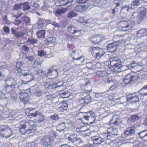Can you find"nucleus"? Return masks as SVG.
I'll return each instance as SVG.
<instances>
[{
    "label": "nucleus",
    "mask_w": 147,
    "mask_h": 147,
    "mask_svg": "<svg viewBox=\"0 0 147 147\" xmlns=\"http://www.w3.org/2000/svg\"><path fill=\"white\" fill-rule=\"evenodd\" d=\"M43 84L44 86L49 89L54 88L62 86V85H58V83L55 84L52 81L44 82Z\"/></svg>",
    "instance_id": "obj_10"
},
{
    "label": "nucleus",
    "mask_w": 147,
    "mask_h": 147,
    "mask_svg": "<svg viewBox=\"0 0 147 147\" xmlns=\"http://www.w3.org/2000/svg\"><path fill=\"white\" fill-rule=\"evenodd\" d=\"M68 31L70 33L74 34L79 31L78 30H76L75 27L73 26H69L67 29Z\"/></svg>",
    "instance_id": "obj_25"
},
{
    "label": "nucleus",
    "mask_w": 147,
    "mask_h": 147,
    "mask_svg": "<svg viewBox=\"0 0 147 147\" xmlns=\"http://www.w3.org/2000/svg\"><path fill=\"white\" fill-rule=\"evenodd\" d=\"M110 65L111 66L110 69L112 72L117 74L121 71L122 65L121 63H117V61H112L111 62Z\"/></svg>",
    "instance_id": "obj_4"
},
{
    "label": "nucleus",
    "mask_w": 147,
    "mask_h": 147,
    "mask_svg": "<svg viewBox=\"0 0 147 147\" xmlns=\"http://www.w3.org/2000/svg\"><path fill=\"white\" fill-rule=\"evenodd\" d=\"M45 34V30H40L36 33V35L38 38H44Z\"/></svg>",
    "instance_id": "obj_23"
},
{
    "label": "nucleus",
    "mask_w": 147,
    "mask_h": 147,
    "mask_svg": "<svg viewBox=\"0 0 147 147\" xmlns=\"http://www.w3.org/2000/svg\"><path fill=\"white\" fill-rule=\"evenodd\" d=\"M12 135V131L8 126L5 125L0 126V136L5 138L10 137Z\"/></svg>",
    "instance_id": "obj_1"
},
{
    "label": "nucleus",
    "mask_w": 147,
    "mask_h": 147,
    "mask_svg": "<svg viewBox=\"0 0 147 147\" xmlns=\"http://www.w3.org/2000/svg\"><path fill=\"white\" fill-rule=\"evenodd\" d=\"M76 13L73 11H71L68 14L67 17L68 18H71L76 16Z\"/></svg>",
    "instance_id": "obj_51"
},
{
    "label": "nucleus",
    "mask_w": 147,
    "mask_h": 147,
    "mask_svg": "<svg viewBox=\"0 0 147 147\" xmlns=\"http://www.w3.org/2000/svg\"><path fill=\"white\" fill-rule=\"evenodd\" d=\"M20 98L21 101L24 102V104L27 103L30 99L29 95L25 93L22 94L20 93Z\"/></svg>",
    "instance_id": "obj_14"
},
{
    "label": "nucleus",
    "mask_w": 147,
    "mask_h": 147,
    "mask_svg": "<svg viewBox=\"0 0 147 147\" xmlns=\"http://www.w3.org/2000/svg\"><path fill=\"white\" fill-rule=\"evenodd\" d=\"M65 127V124L63 123H61L58 125L57 126V129L59 131H63Z\"/></svg>",
    "instance_id": "obj_31"
},
{
    "label": "nucleus",
    "mask_w": 147,
    "mask_h": 147,
    "mask_svg": "<svg viewBox=\"0 0 147 147\" xmlns=\"http://www.w3.org/2000/svg\"><path fill=\"white\" fill-rule=\"evenodd\" d=\"M121 11L125 13H127L129 11V7L126 6L123 7L121 9Z\"/></svg>",
    "instance_id": "obj_58"
},
{
    "label": "nucleus",
    "mask_w": 147,
    "mask_h": 147,
    "mask_svg": "<svg viewBox=\"0 0 147 147\" xmlns=\"http://www.w3.org/2000/svg\"><path fill=\"white\" fill-rule=\"evenodd\" d=\"M84 113L85 114L83 115V117L81 119L82 121L85 119L87 121H91L92 119L94 120L95 119V115L92 112L90 111L88 113L85 112Z\"/></svg>",
    "instance_id": "obj_7"
},
{
    "label": "nucleus",
    "mask_w": 147,
    "mask_h": 147,
    "mask_svg": "<svg viewBox=\"0 0 147 147\" xmlns=\"http://www.w3.org/2000/svg\"><path fill=\"white\" fill-rule=\"evenodd\" d=\"M21 48L22 50L26 52H28L29 51V49L27 46L25 45L22 46L21 47Z\"/></svg>",
    "instance_id": "obj_57"
},
{
    "label": "nucleus",
    "mask_w": 147,
    "mask_h": 147,
    "mask_svg": "<svg viewBox=\"0 0 147 147\" xmlns=\"http://www.w3.org/2000/svg\"><path fill=\"white\" fill-rule=\"evenodd\" d=\"M34 113H32V117L34 118V120L36 122L40 123L44 121V117L42 113L36 110L34 111Z\"/></svg>",
    "instance_id": "obj_6"
},
{
    "label": "nucleus",
    "mask_w": 147,
    "mask_h": 147,
    "mask_svg": "<svg viewBox=\"0 0 147 147\" xmlns=\"http://www.w3.org/2000/svg\"><path fill=\"white\" fill-rule=\"evenodd\" d=\"M130 94H129V100H132V101L131 102V103H134L137 102L139 101V98L137 96H132L131 95V96H130Z\"/></svg>",
    "instance_id": "obj_27"
},
{
    "label": "nucleus",
    "mask_w": 147,
    "mask_h": 147,
    "mask_svg": "<svg viewBox=\"0 0 147 147\" xmlns=\"http://www.w3.org/2000/svg\"><path fill=\"white\" fill-rule=\"evenodd\" d=\"M40 143L43 146L48 147L52 145L53 141L49 138L44 137L41 140Z\"/></svg>",
    "instance_id": "obj_8"
},
{
    "label": "nucleus",
    "mask_w": 147,
    "mask_h": 147,
    "mask_svg": "<svg viewBox=\"0 0 147 147\" xmlns=\"http://www.w3.org/2000/svg\"><path fill=\"white\" fill-rule=\"evenodd\" d=\"M38 55L41 57L45 55L46 54V52L43 50H38Z\"/></svg>",
    "instance_id": "obj_52"
},
{
    "label": "nucleus",
    "mask_w": 147,
    "mask_h": 147,
    "mask_svg": "<svg viewBox=\"0 0 147 147\" xmlns=\"http://www.w3.org/2000/svg\"><path fill=\"white\" fill-rule=\"evenodd\" d=\"M112 131L111 132H108L109 134L111 135H113V137L115 135H117V129L116 128H113L112 129Z\"/></svg>",
    "instance_id": "obj_49"
},
{
    "label": "nucleus",
    "mask_w": 147,
    "mask_h": 147,
    "mask_svg": "<svg viewBox=\"0 0 147 147\" xmlns=\"http://www.w3.org/2000/svg\"><path fill=\"white\" fill-rule=\"evenodd\" d=\"M34 72L35 74H36L41 75L42 72V71L41 69L37 68H36L34 69Z\"/></svg>",
    "instance_id": "obj_55"
},
{
    "label": "nucleus",
    "mask_w": 147,
    "mask_h": 147,
    "mask_svg": "<svg viewBox=\"0 0 147 147\" xmlns=\"http://www.w3.org/2000/svg\"><path fill=\"white\" fill-rule=\"evenodd\" d=\"M22 122L21 125L19 126V130L20 133L22 134H24L26 133V124H22Z\"/></svg>",
    "instance_id": "obj_18"
},
{
    "label": "nucleus",
    "mask_w": 147,
    "mask_h": 147,
    "mask_svg": "<svg viewBox=\"0 0 147 147\" xmlns=\"http://www.w3.org/2000/svg\"><path fill=\"white\" fill-rule=\"evenodd\" d=\"M43 92L42 90L39 89H37L35 90L34 92V94L35 96L36 97H40L43 94Z\"/></svg>",
    "instance_id": "obj_29"
},
{
    "label": "nucleus",
    "mask_w": 147,
    "mask_h": 147,
    "mask_svg": "<svg viewBox=\"0 0 147 147\" xmlns=\"http://www.w3.org/2000/svg\"><path fill=\"white\" fill-rule=\"evenodd\" d=\"M108 75V74L105 71H98L96 73V75L100 77L107 76Z\"/></svg>",
    "instance_id": "obj_22"
},
{
    "label": "nucleus",
    "mask_w": 147,
    "mask_h": 147,
    "mask_svg": "<svg viewBox=\"0 0 147 147\" xmlns=\"http://www.w3.org/2000/svg\"><path fill=\"white\" fill-rule=\"evenodd\" d=\"M71 57L73 60H81V62L82 63V62H84V56H81L79 57L75 58L74 57H73V56H71Z\"/></svg>",
    "instance_id": "obj_43"
},
{
    "label": "nucleus",
    "mask_w": 147,
    "mask_h": 147,
    "mask_svg": "<svg viewBox=\"0 0 147 147\" xmlns=\"http://www.w3.org/2000/svg\"><path fill=\"white\" fill-rule=\"evenodd\" d=\"M22 6L21 5V3L20 4H15L14 5L13 10H16L19 9Z\"/></svg>",
    "instance_id": "obj_59"
},
{
    "label": "nucleus",
    "mask_w": 147,
    "mask_h": 147,
    "mask_svg": "<svg viewBox=\"0 0 147 147\" xmlns=\"http://www.w3.org/2000/svg\"><path fill=\"white\" fill-rule=\"evenodd\" d=\"M86 7V6H85ZM84 6H82L80 5L77 6L74 8L75 10L76 11H80L84 9Z\"/></svg>",
    "instance_id": "obj_48"
},
{
    "label": "nucleus",
    "mask_w": 147,
    "mask_h": 147,
    "mask_svg": "<svg viewBox=\"0 0 147 147\" xmlns=\"http://www.w3.org/2000/svg\"><path fill=\"white\" fill-rule=\"evenodd\" d=\"M58 110L60 111H63L67 108V105L65 101L61 102L58 105Z\"/></svg>",
    "instance_id": "obj_15"
},
{
    "label": "nucleus",
    "mask_w": 147,
    "mask_h": 147,
    "mask_svg": "<svg viewBox=\"0 0 147 147\" xmlns=\"http://www.w3.org/2000/svg\"><path fill=\"white\" fill-rule=\"evenodd\" d=\"M60 96L63 98H67L69 96V94L68 92H60Z\"/></svg>",
    "instance_id": "obj_36"
},
{
    "label": "nucleus",
    "mask_w": 147,
    "mask_h": 147,
    "mask_svg": "<svg viewBox=\"0 0 147 147\" xmlns=\"http://www.w3.org/2000/svg\"><path fill=\"white\" fill-rule=\"evenodd\" d=\"M28 41L31 44H34L37 43L38 40L37 39H36L35 38L30 37L28 38Z\"/></svg>",
    "instance_id": "obj_37"
},
{
    "label": "nucleus",
    "mask_w": 147,
    "mask_h": 147,
    "mask_svg": "<svg viewBox=\"0 0 147 147\" xmlns=\"http://www.w3.org/2000/svg\"><path fill=\"white\" fill-rule=\"evenodd\" d=\"M137 35L138 37L140 38L146 35V31L144 29H141L138 31Z\"/></svg>",
    "instance_id": "obj_20"
},
{
    "label": "nucleus",
    "mask_w": 147,
    "mask_h": 147,
    "mask_svg": "<svg viewBox=\"0 0 147 147\" xmlns=\"http://www.w3.org/2000/svg\"><path fill=\"white\" fill-rule=\"evenodd\" d=\"M25 34L23 32H17L15 36L16 37H21L23 36Z\"/></svg>",
    "instance_id": "obj_56"
},
{
    "label": "nucleus",
    "mask_w": 147,
    "mask_h": 147,
    "mask_svg": "<svg viewBox=\"0 0 147 147\" xmlns=\"http://www.w3.org/2000/svg\"><path fill=\"white\" fill-rule=\"evenodd\" d=\"M73 1L72 0H57L55 3V4L57 6H63L69 4H71Z\"/></svg>",
    "instance_id": "obj_11"
},
{
    "label": "nucleus",
    "mask_w": 147,
    "mask_h": 147,
    "mask_svg": "<svg viewBox=\"0 0 147 147\" xmlns=\"http://www.w3.org/2000/svg\"><path fill=\"white\" fill-rule=\"evenodd\" d=\"M21 5L23 7L24 9L23 10L25 11L26 10H29L30 8V7L28 5V3L27 2H25L23 3H21Z\"/></svg>",
    "instance_id": "obj_32"
},
{
    "label": "nucleus",
    "mask_w": 147,
    "mask_h": 147,
    "mask_svg": "<svg viewBox=\"0 0 147 147\" xmlns=\"http://www.w3.org/2000/svg\"><path fill=\"white\" fill-rule=\"evenodd\" d=\"M135 130L134 127H133L130 128V129H129V134H134L135 133Z\"/></svg>",
    "instance_id": "obj_63"
},
{
    "label": "nucleus",
    "mask_w": 147,
    "mask_h": 147,
    "mask_svg": "<svg viewBox=\"0 0 147 147\" xmlns=\"http://www.w3.org/2000/svg\"><path fill=\"white\" fill-rule=\"evenodd\" d=\"M47 40L49 43H54L56 41V38L55 37H50L48 38Z\"/></svg>",
    "instance_id": "obj_53"
},
{
    "label": "nucleus",
    "mask_w": 147,
    "mask_h": 147,
    "mask_svg": "<svg viewBox=\"0 0 147 147\" xmlns=\"http://www.w3.org/2000/svg\"><path fill=\"white\" fill-rule=\"evenodd\" d=\"M81 142V139L80 138H77L73 144L75 146H78L80 144Z\"/></svg>",
    "instance_id": "obj_45"
},
{
    "label": "nucleus",
    "mask_w": 147,
    "mask_h": 147,
    "mask_svg": "<svg viewBox=\"0 0 147 147\" xmlns=\"http://www.w3.org/2000/svg\"><path fill=\"white\" fill-rule=\"evenodd\" d=\"M140 4V1L139 0H135L133 1L131 5V6H138Z\"/></svg>",
    "instance_id": "obj_50"
},
{
    "label": "nucleus",
    "mask_w": 147,
    "mask_h": 147,
    "mask_svg": "<svg viewBox=\"0 0 147 147\" xmlns=\"http://www.w3.org/2000/svg\"><path fill=\"white\" fill-rule=\"evenodd\" d=\"M98 51L96 53V57L98 59L100 58L102 56H103L105 53V52L102 49L99 48Z\"/></svg>",
    "instance_id": "obj_21"
},
{
    "label": "nucleus",
    "mask_w": 147,
    "mask_h": 147,
    "mask_svg": "<svg viewBox=\"0 0 147 147\" xmlns=\"http://www.w3.org/2000/svg\"><path fill=\"white\" fill-rule=\"evenodd\" d=\"M133 11V12H132V14L131 15L130 20H129V21H130L129 27H130V28H132L134 25L135 21L136 20L137 17L138 16L139 13L137 12H134L133 8L129 7V11Z\"/></svg>",
    "instance_id": "obj_5"
},
{
    "label": "nucleus",
    "mask_w": 147,
    "mask_h": 147,
    "mask_svg": "<svg viewBox=\"0 0 147 147\" xmlns=\"http://www.w3.org/2000/svg\"><path fill=\"white\" fill-rule=\"evenodd\" d=\"M6 84L5 88V90L6 92L9 93L12 91L16 85L15 80L11 78H7L6 79Z\"/></svg>",
    "instance_id": "obj_2"
},
{
    "label": "nucleus",
    "mask_w": 147,
    "mask_h": 147,
    "mask_svg": "<svg viewBox=\"0 0 147 147\" xmlns=\"http://www.w3.org/2000/svg\"><path fill=\"white\" fill-rule=\"evenodd\" d=\"M102 136L104 137V138H105V140H110L113 137V135H111V134H109V133L107 134V135L106 134H103Z\"/></svg>",
    "instance_id": "obj_44"
},
{
    "label": "nucleus",
    "mask_w": 147,
    "mask_h": 147,
    "mask_svg": "<svg viewBox=\"0 0 147 147\" xmlns=\"http://www.w3.org/2000/svg\"><path fill=\"white\" fill-rule=\"evenodd\" d=\"M53 98V96L52 95H46L45 97V99L46 100H51Z\"/></svg>",
    "instance_id": "obj_60"
},
{
    "label": "nucleus",
    "mask_w": 147,
    "mask_h": 147,
    "mask_svg": "<svg viewBox=\"0 0 147 147\" xmlns=\"http://www.w3.org/2000/svg\"><path fill=\"white\" fill-rule=\"evenodd\" d=\"M105 38H102L98 36H92L89 38V40L94 44H98L104 40Z\"/></svg>",
    "instance_id": "obj_9"
},
{
    "label": "nucleus",
    "mask_w": 147,
    "mask_h": 147,
    "mask_svg": "<svg viewBox=\"0 0 147 147\" xmlns=\"http://www.w3.org/2000/svg\"><path fill=\"white\" fill-rule=\"evenodd\" d=\"M34 111H36L35 109L29 108L26 109V112L27 113H28L29 117L30 118H31L32 117V116H33V114H32V113H34Z\"/></svg>",
    "instance_id": "obj_28"
},
{
    "label": "nucleus",
    "mask_w": 147,
    "mask_h": 147,
    "mask_svg": "<svg viewBox=\"0 0 147 147\" xmlns=\"http://www.w3.org/2000/svg\"><path fill=\"white\" fill-rule=\"evenodd\" d=\"M5 94L0 91V105L1 106H3L6 105L7 103V101H6L5 102L3 103V102L4 101V100H3V99H5Z\"/></svg>",
    "instance_id": "obj_19"
},
{
    "label": "nucleus",
    "mask_w": 147,
    "mask_h": 147,
    "mask_svg": "<svg viewBox=\"0 0 147 147\" xmlns=\"http://www.w3.org/2000/svg\"><path fill=\"white\" fill-rule=\"evenodd\" d=\"M66 10V8L58 9L56 11V13L57 14H60L64 13Z\"/></svg>",
    "instance_id": "obj_38"
},
{
    "label": "nucleus",
    "mask_w": 147,
    "mask_h": 147,
    "mask_svg": "<svg viewBox=\"0 0 147 147\" xmlns=\"http://www.w3.org/2000/svg\"><path fill=\"white\" fill-rule=\"evenodd\" d=\"M140 137L145 141H147V130H145L138 134Z\"/></svg>",
    "instance_id": "obj_17"
},
{
    "label": "nucleus",
    "mask_w": 147,
    "mask_h": 147,
    "mask_svg": "<svg viewBox=\"0 0 147 147\" xmlns=\"http://www.w3.org/2000/svg\"><path fill=\"white\" fill-rule=\"evenodd\" d=\"M77 138L76 134H73L70 135V136L68 138V140L73 143Z\"/></svg>",
    "instance_id": "obj_34"
},
{
    "label": "nucleus",
    "mask_w": 147,
    "mask_h": 147,
    "mask_svg": "<svg viewBox=\"0 0 147 147\" xmlns=\"http://www.w3.org/2000/svg\"><path fill=\"white\" fill-rule=\"evenodd\" d=\"M8 67V65L6 62L1 61L0 62V69H6Z\"/></svg>",
    "instance_id": "obj_30"
},
{
    "label": "nucleus",
    "mask_w": 147,
    "mask_h": 147,
    "mask_svg": "<svg viewBox=\"0 0 147 147\" xmlns=\"http://www.w3.org/2000/svg\"><path fill=\"white\" fill-rule=\"evenodd\" d=\"M140 118V117L138 115L135 114L131 116L130 121H135L139 119Z\"/></svg>",
    "instance_id": "obj_42"
},
{
    "label": "nucleus",
    "mask_w": 147,
    "mask_h": 147,
    "mask_svg": "<svg viewBox=\"0 0 147 147\" xmlns=\"http://www.w3.org/2000/svg\"><path fill=\"white\" fill-rule=\"evenodd\" d=\"M123 82L126 85H127L129 84V78L128 75H127L125 76L123 79Z\"/></svg>",
    "instance_id": "obj_54"
},
{
    "label": "nucleus",
    "mask_w": 147,
    "mask_h": 147,
    "mask_svg": "<svg viewBox=\"0 0 147 147\" xmlns=\"http://www.w3.org/2000/svg\"><path fill=\"white\" fill-rule=\"evenodd\" d=\"M53 68V67H52L51 68L49 69L48 70V72L49 74H51L53 72L56 75H57L58 74V72L57 71V70L56 69H54L53 70L52 69Z\"/></svg>",
    "instance_id": "obj_47"
},
{
    "label": "nucleus",
    "mask_w": 147,
    "mask_h": 147,
    "mask_svg": "<svg viewBox=\"0 0 147 147\" xmlns=\"http://www.w3.org/2000/svg\"><path fill=\"white\" fill-rule=\"evenodd\" d=\"M86 129L84 130H81V132H84L85 133L84 134V135L85 136H89L90 135V131L89 129H87V128L86 127H84Z\"/></svg>",
    "instance_id": "obj_46"
},
{
    "label": "nucleus",
    "mask_w": 147,
    "mask_h": 147,
    "mask_svg": "<svg viewBox=\"0 0 147 147\" xmlns=\"http://www.w3.org/2000/svg\"><path fill=\"white\" fill-rule=\"evenodd\" d=\"M44 22L41 18H39L37 23L38 28H39L42 27L44 25Z\"/></svg>",
    "instance_id": "obj_39"
},
{
    "label": "nucleus",
    "mask_w": 147,
    "mask_h": 147,
    "mask_svg": "<svg viewBox=\"0 0 147 147\" xmlns=\"http://www.w3.org/2000/svg\"><path fill=\"white\" fill-rule=\"evenodd\" d=\"M50 117L51 119L53 120H57L59 119L58 116L56 114H54L53 115L51 116Z\"/></svg>",
    "instance_id": "obj_64"
},
{
    "label": "nucleus",
    "mask_w": 147,
    "mask_h": 147,
    "mask_svg": "<svg viewBox=\"0 0 147 147\" xmlns=\"http://www.w3.org/2000/svg\"><path fill=\"white\" fill-rule=\"evenodd\" d=\"M26 58L30 61H33L35 60L34 57L31 56H26Z\"/></svg>",
    "instance_id": "obj_61"
},
{
    "label": "nucleus",
    "mask_w": 147,
    "mask_h": 147,
    "mask_svg": "<svg viewBox=\"0 0 147 147\" xmlns=\"http://www.w3.org/2000/svg\"><path fill=\"white\" fill-rule=\"evenodd\" d=\"M28 124L29 126V128L32 129V131H35L36 130V125L35 124L33 121H29L28 122Z\"/></svg>",
    "instance_id": "obj_24"
},
{
    "label": "nucleus",
    "mask_w": 147,
    "mask_h": 147,
    "mask_svg": "<svg viewBox=\"0 0 147 147\" xmlns=\"http://www.w3.org/2000/svg\"><path fill=\"white\" fill-rule=\"evenodd\" d=\"M143 16H140L139 14H138V16L136 19V22L140 24L143 20L144 18L143 17Z\"/></svg>",
    "instance_id": "obj_41"
},
{
    "label": "nucleus",
    "mask_w": 147,
    "mask_h": 147,
    "mask_svg": "<svg viewBox=\"0 0 147 147\" xmlns=\"http://www.w3.org/2000/svg\"><path fill=\"white\" fill-rule=\"evenodd\" d=\"M102 136H103L102 135H101V136H93L92 141L93 143L95 144H98L104 142L105 139Z\"/></svg>",
    "instance_id": "obj_12"
},
{
    "label": "nucleus",
    "mask_w": 147,
    "mask_h": 147,
    "mask_svg": "<svg viewBox=\"0 0 147 147\" xmlns=\"http://www.w3.org/2000/svg\"><path fill=\"white\" fill-rule=\"evenodd\" d=\"M99 48L97 47H90L89 49L91 53L93 54L97 53L99 51Z\"/></svg>",
    "instance_id": "obj_35"
},
{
    "label": "nucleus",
    "mask_w": 147,
    "mask_h": 147,
    "mask_svg": "<svg viewBox=\"0 0 147 147\" xmlns=\"http://www.w3.org/2000/svg\"><path fill=\"white\" fill-rule=\"evenodd\" d=\"M117 42H114L109 44L107 46V49L110 52H115L117 49Z\"/></svg>",
    "instance_id": "obj_13"
},
{
    "label": "nucleus",
    "mask_w": 147,
    "mask_h": 147,
    "mask_svg": "<svg viewBox=\"0 0 147 147\" xmlns=\"http://www.w3.org/2000/svg\"><path fill=\"white\" fill-rule=\"evenodd\" d=\"M147 86H144L143 88L141 89L139 91V93L143 96L147 95Z\"/></svg>",
    "instance_id": "obj_26"
},
{
    "label": "nucleus",
    "mask_w": 147,
    "mask_h": 147,
    "mask_svg": "<svg viewBox=\"0 0 147 147\" xmlns=\"http://www.w3.org/2000/svg\"><path fill=\"white\" fill-rule=\"evenodd\" d=\"M86 101V104H88L91 102L92 98L90 95L84 97Z\"/></svg>",
    "instance_id": "obj_40"
},
{
    "label": "nucleus",
    "mask_w": 147,
    "mask_h": 147,
    "mask_svg": "<svg viewBox=\"0 0 147 147\" xmlns=\"http://www.w3.org/2000/svg\"><path fill=\"white\" fill-rule=\"evenodd\" d=\"M24 64V63L22 61H18L16 62V69L18 70L19 73H21L23 71L22 69Z\"/></svg>",
    "instance_id": "obj_16"
},
{
    "label": "nucleus",
    "mask_w": 147,
    "mask_h": 147,
    "mask_svg": "<svg viewBox=\"0 0 147 147\" xmlns=\"http://www.w3.org/2000/svg\"><path fill=\"white\" fill-rule=\"evenodd\" d=\"M4 31L6 33H9L10 32L9 28L7 26H4L3 28Z\"/></svg>",
    "instance_id": "obj_62"
},
{
    "label": "nucleus",
    "mask_w": 147,
    "mask_h": 147,
    "mask_svg": "<svg viewBox=\"0 0 147 147\" xmlns=\"http://www.w3.org/2000/svg\"><path fill=\"white\" fill-rule=\"evenodd\" d=\"M20 75V78L25 81L24 82H28L33 79V76L32 73L29 70H24Z\"/></svg>",
    "instance_id": "obj_3"
},
{
    "label": "nucleus",
    "mask_w": 147,
    "mask_h": 147,
    "mask_svg": "<svg viewBox=\"0 0 147 147\" xmlns=\"http://www.w3.org/2000/svg\"><path fill=\"white\" fill-rule=\"evenodd\" d=\"M44 21L46 23H47V24H51L53 25L55 27L59 28L60 26L59 25L55 22H53L51 20H44Z\"/></svg>",
    "instance_id": "obj_33"
}]
</instances>
